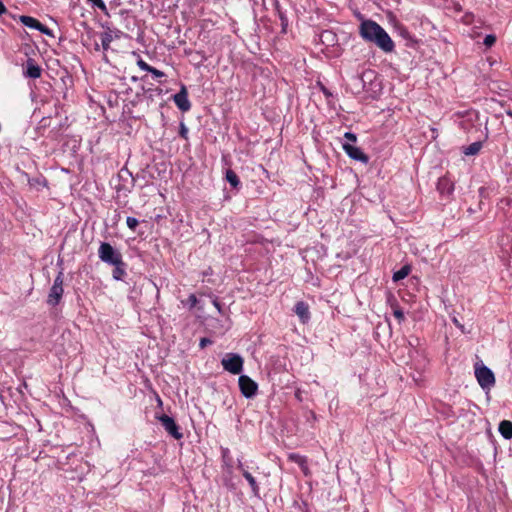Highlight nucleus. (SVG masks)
Returning a JSON list of instances; mask_svg holds the SVG:
<instances>
[{
    "instance_id": "f257e3e1",
    "label": "nucleus",
    "mask_w": 512,
    "mask_h": 512,
    "mask_svg": "<svg viewBox=\"0 0 512 512\" xmlns=\"http://www.w3.org/2000/svg\"><path fill=\"white\" fill-rule=\"evenodd\" d=\"M359 32L361 37L376 44L384 52H392L394 43L387 32L375 21L365 20L360 24Z\"/></svg>"
},
{
    "instance_id": "f03ea898",
    "label": "nucleus",
    "mask_w": 512,
    "mask_h": 512,
    "mask_svg": "<svg viewBox=\"0 0 512 512\" xmlns=\"http://www.w3.org/2000/svg\"><path fill=\"white\" fill-rule=\"evenodd\" d=\"M100 260L106 264H120L122 254L108 242H101L98 249Z\"/></svg>"
},
{
    "instance_id": "7ed1b4c3",
    "label": "nucleus",
    "mask_w": 512,
    "mask_h": 512,
    "mask_svg": "<svg viewBox=\"0 0 512 512\" xmlns=\"http://www.w3.org/2000/svg\"><path fill=\"white\" fill-rule=\"evenodd\" d=\"M475 377L482 389H490L495 384L494 373L485 365L475 364Z\"/></svg>"
},
{
    "instance_id": "20e7f679",
    "label": "nucleus",
    "mask_w": 512,
    "mask_h": 512,
    "mask_svg": "<svg viewBox=\"0 0 512 512\" xmlns=\"http://www.w3.org/2000/svg\"><path fill=\"white\" fill-rule=\"evenodd\" d=\"M63 282H64L63 271H59L56 278L54 279V283H53L52 287L50 288V291L48 294L47 303L50 306L55 307L60 303L63 293H64Z\"/></svg>"
},
{
    "instance_id": "39448f33",
    "label": "nucleus",
    "mask_w": 512,
    "mask_h": 512,
    "mask_svg": "<svg viewBox=\"0 0 512 512\" xmlns=\"http://www.w3.org/2000/svg\"><path fill=\"white\" fill-rule=\"evenodd\" d=\"M221 363L226 371L235 375L241 373L243 369V358L238 354H227L226 357L222 359Z\"/></svg>"
},
{
    "instance_id": "423d86ee",
    "label": "nucleus",
    "mask_w": 512,
    "mask_h": 512,
    "mask_svg": "<svg viewBox=\"0 0 512 512\" xmlns=\"http://www.w3.org/2000/svg\"><path fill=\"white\" fill-rule=\"evenodd\" d=\"M166 430V432L171 435L174 439L180 440L183 438V433L180 431V427L176 424L175 420L166 415L163 414L161 416L156 417Z\"/></svg>"
},
{
    "instance_id": "0eeeda50",
    "label": "nucleus",
    "mask_w": 512,
    "mask_h": 512,
    "mask_svg": "<svg viewBox=\"0 0 512 512\" xmlns=\"http://www.w3.org/2000/svg\"><path fill=\"white\" fill-rule=\"evenodd\" d=\"M239 388L245 398H253L258 390V384L247 375H241L238 380Z\"/></svg>"
},
{
    "instance_id": "6e6552de",
    "label": "nucleus",
    "mask_w": 512,
    "mask_h": 512,
    "mask_svg": "<svg viewBox=\"0 0 512 512\" xmlns=\"http://www.w3.org/2000/svg\"><path fill=\"white\" fill-rule=\"evenodd\" d=\"M20 22L29 28L37 29L41 33L53 37L52 30L43 25L41 22H39L36 18L31 16L22 15L20 17Z\"/></svg>"
},
{
    "instance_id": "1a4fd4ad",
    "label": "nucleus",
    "mask_w": 512,
    "mask_h": 512,
    "mask_svg": "<svg viewBox=\"0 0 512 512\" xmlns=\"http://www.w3.org/2000/svg\"><path fill=\"white\" fill-rule=\"evenodd\" d=\"M176 106L182 112H187L191 108V103L188 100V92L185 85H182L180 91L173 96Z\"/></svg>"
},
{
    "instance_id": "9d476101",
    "label": "nucleus",
    "mask_w": 512,
    "mask_h": 512,
    "mask_svg": "<svg viewBox=\"0 0 512 512\" xmlns=\"http://www.w3.org/2000/svg\"><path fill=\"white\" fill-rule=\"evenodd\" d=\"M343 149L351 159L360 161L364 164L368 163L369 157L359 147L350 143H344Z\"/></svg>"
},
{
    "instance_id": "9b49d317",
    "label": "nucleus",
    "mask_w": 512,
    "mask_h": 512,
    "mask_svg": "<svg viewBox=\"0 0 512 512\" xmlns=\"http://www.w3.org/2000/svg\"><path fill=\"white\" fill-rule=\"evenodd\" d=\"M42 69L34 59L28 58L25 64L24 75L28 78L37 79L41 77Z\"/></svg>"
},
{
    "instance_id": "f8f14e48",
    "label": "nucleus",
    "mask_w": 512,
    "mask_h": 512,
    "mask_svg": "<svg viewBox=\"0 0 512 512\" xmlns=\"http://www.w3.org/2000/svg\"><path fill=\"white\" fill-rule=\"evenodd\" d=\"M294 312L300 318V321L303 324H306L310 320L309 305L306 302H297L294 308Z\"/></svg>"
},
{
    "instance_id": "ddd939ff",
    "label": "nucleus",
    "mask_w": 512,
    "mask_h": 512,
    "mask_svg": "<svg viewBox=\"0 0 512 512\" xmlns=\"http://www.w3.org/2000/svg\"><path fill=\"white\" fill-rule=\"evenodd\" d=\"M437 189L441 194H451L454 190V184L448 177H441L437 182Z\"/></svg>"
},
{
    "instance_id": "4468645a",
    "label": "nucleus",
    "mask_w": 512,
    "mask_h": 512,
    "mask_svg": "<svg viewBox=\"0 0 512 512\" xmlns=\"http://www.w3.org/2000/svg\"><path fill=\"white\" fill-rule=\"evenodd\" d=\"M499 432L505 439L512 438V422L503 420L499 424Z\"/></svg>"
},
{
    "instance_id": "2eb2a0df",
    "label": "nucleus",
    "mask_w": 512,
    "mask_h": 512,
    "mask_svg": "<svg viewBox=\"0 0 512 512\" xmlns=\"http://www.w3.org/2000/svg\"><path fill=\"white\" fill-rule=\"evenodd\" d=\"M111 266H114L113 269V278L115 280H122L123 277L126 275V264L123 260L120 261V264H112Z\"/></svg>"
},
{
    "instance_id": "dca6fc26",
    "label": "nucleus",
    "mask_w": 512,
    "mask_h": 512,
    "mask_svg": "<svg viewBox=\"0 0 512 512\" xmlns=\"http://www.w3.org/2000/svg\"><path fill=\"white\" fill-rule=\"evenodd\" d=\"M411 271V267L409 265L402 266L398 271L394 272L393 274V281L398 282L404 278H406Z\"/></svg>"
},
{
    "instance_id": "f3484780",
    "label": "nucleus",
    "mask_w": 512,
    "mask_h": 512,
    "mask_svg": "<svg viewBox=\"0 0 512 512\" xmlns=\"http://www.w3.org/2000/svg\"><path fill=\"white\" fill-rule=\"evenodd\" d=\"M243 477L248 481L254 496H259V486L255 478L248 471H244Z\"/></svg>"
},
{
    "instance_id": "a211bd4d",
    "label": "nucleus",
    "mask_w": 512,
    "mask_h": 512,
    "mask_svg": "<svg viewBox=\"0 0 512 512\" xmlns=\"http://www.w3.org/2000/svg\"><path fill=\"white\" fill-rule=\"evenodd\" d=\"M226 180L230 183V185L234 188H237L240 185V180L237 174L231 170L228 169L226 171Z\"/></svg>"
},
{
    "instance_id": "6ab92c4d",
    "label": "nucleus",
    "mask_w": 512,
    "mask_h": 512,
    "mask_svg": "<svg viewBox=\"0 0 512 512\" xmlns=\"http://www.w3.org/2000/svg\"><path fill=\"white\" fill-rule=\"evenodd\" d=\"M482 148V143L480 141L473 142L468 147L465 148V155H476Z\"/></svg>"
},
{
    "instance_id": "aec40b11",
    "label": "nucleus",
    "mask_w": 512,
    "mask_h": 512,
    "mask_svg": "<svg viewBox=\"0 0 512 512\" xmlns=\"http://www.w3.org/2000/svg\"><path fill=\"white\" fill-rule=\"evenodd\" d=\"M289 460L297 463L301 468L307 469V460L304 456L299 454L291 453L288 456Z\"/></svg>"
},
{
    "instance_id": "412c9836",
    "label": "nucleus",
    "mask_w": 512,
    "mask_h": 512,
    "mask_svg": "<svg viewBox=\"0 0 512 512\" xmlns=\"http://www.w3.org/2000/svg\"><path fill=\"white\" fill-rule=\"evenodd\" d=\"M112 40V35L109 32H104L101 34V44L104 50L109 49Z\"/></svg>"
},
{
    "instance_id": "4be33fe9",
    "label": "nucleus",
    "mask_w": 512,
    "mask_h": 512,
    "mask_svg": "<svg viewBox=\"0 0 512 512\" xmlns=\"http://www.w3.org/2000/svg\"><path fill=\"white\" fill-rule=\"evenodd\" d=\"M275 9L279 15V18L281 20L283 30H284L285 27L287 26L288 20H287V17L285 16V14L281 11L280 4L278 1L275 2Z\"/></svg>"
},
{
    "instance_id": "5701e85b",
    "label": "nucleus",
    "mask_w": 512,
    "mask_h": 512,
    "mask_svg": "<svg viewBox=\"0 0 512 512\" xmlns=\"http://www.w3.org/2000/svg\"><path fill=\"white\" fill-rule=\"evenodd\" d=\"M93 7H97L102 12L107 13V7L103 0H87Z\"/></svg>"
},
{
    "instance_id": "b1692460",
    "label": "nucleus",
    "mask_w": 512,
    "mask_h": 512,
    "mask_svg": "<svg viewBox=\"0 0 512 512\" xmlns=\"http://www.w3.org/2000/svg\"><path fill=\"white\" fill-rule=\"evenodd\" d=\"M495 42H496V36L492 35V34L487 35L483 41V43L486 47H491L492 45H494Z\"/></svg>"
},
{
    "instance_id": "393cba45",
    "label": "nucleus",
    "mask_w": 512,
    "mask_h": 512,
    "mask_svg": "<svg viewBox=\"0 0 512 512\" xmlns=\"http://www.w3.org/2000/svg\"><path fill=\"white\" fill-rule=\"evenodd\" d=\"M126 223H127V226L131 229V230H135V228L138 226L139 222L136 218L134 217H127L126 219Z\"/></svg>"
},
{
    "instance_id": "a878e982",
    "label": "nucleus",
    "mask_w": 512,
    "mask_h": 512,
    "mask_svg": "<svg viewBox=\"0 0 512 512\" xmlns=\"http://www.w3.org/2000/svg\"><path fill=\"white\" fill-rule=\"evenodd\" d=\"M137 65L139 66L140 69L144 70V71H147L149 72V70L151 69L152 66H150L148 63H146L144 60L142 59H139L137 61Z\"/></svg>"
},
{
    "instance_id": "bb28decb",
    "label": "nucleus",
    "mask_w": 512,
    "mask_h": 512,
    "mask_svg": "<svg viewBox=\"0 0 512 512\" xmlns=\"http://www.w3.org/2000/svg\"><path fill=\"white\" fill-rule=\"evenodd\" d=\"M149 73H151L156 78H161V77L165 76L164 72H162L154 67H151V69L149 70Z\"/></svg>"
},
{
    "instance_id": "cd10ccee",
    "label": "nucleus",
    "mask_w": 512,
    "mask_h": 512,
    "mask_svg": "<svg viewBox=\"0 0 512 512\" xmlns=\"http://www.w3.org/2000/svg\"><path fill=\"white\" fill-rule=\"evenodd\" d=\"M179 135H180L182 138L187 139L188 129L186 128V126L184 125V123H181V124H180V131H179Z\"/></svg>"
},
{
    "instance_id": "c85d7f7f",
    "label": "nucleus",
    "mask_w": 512,
    "mask_h": 512,
    "mask_svg": "<svg viewBox=\"0 0 512 512\" xmlns=\"http://www.w3.org/2000/svg\"><path fill=\"white\" fill-rule=\"evenodd\" d=\"M211 344H212V340L209 339V338L204 337V338L200 339L199 346H200V348L203 349V348H205V347H207L208 345H211Z\"/></svg>"
},
{
    "instance_id": "c756f323",
    "label": "nucleus",
    "mask_w": 512,
    "mask_h": 512,
    "mask_svg": "<svg viewBox=\"0 0 512 512\" xmlns=\"http://www.w3.org/2000/svg\"><path fill=\"white\" fill-rule=\"evenodd\" d=\"M344 137H345V139H347L350 142H356L357 141V136L354 133H352V132H346L344 134Z\"/></svg>"
},
{
    "instance_id": "7c9ffc66",
    "label": "nucleus",
    "mask_w": 512,
    "mask_h": 512,
    "mask_svg": "<svg viewBox=\"0 0 512 512\" xmlns=\"http://www.w3.org/2000/svg\"><path fill=\"white\" fill-rule=\"evenodd\" d=\"M393 314H394V316H395L398 320H400V321L404 319V313H403V311H402V310H400V309H396V310H394V313H393Z\"/></svg>"
},
{
    "instance_id": "2f4dec72",
    "label": "nucleus",
    "mask_w": 512,
    "mask_h": 512,
    "mask_svg": "<svg viewBox=\"0 0 512 512\" xmlns=\"http://www.w3.org/2000/svg\"><path fill=\"white\" fill-rule=\"evenodd\" d=\"M188 302L190 304V307H194L197 304V298L194 294H191L188 298Z\"/></svg>"
},
{
    "instance_id": "473e14b6",
    "label": "nucleus",
    "mask_w": 512,
    "mask_h": 512,
    "mask_svg": "<svg viewBox=\"0 0 512 512\" xmlns=\"http://www.w3.org/2000/svg\"><path fill=\"white\" fill-rule=\"evenodd\" d=\"M237 468L242 472V474L244 473V471H247V470L244 468V465L242 464V462H241V461H238Z\"/></svg>"
},
{
    "instance_id": "72a5a7b5",
    "label": "nucleus",
    "mask_w": 512,
    "mask_h": 512,
    "mask_svg": "<svg viewBox=\"0 0 512 512\" xmlns=\"http://www.w3.org/2000/svg\"><path fill=\"white\" fill-rule=\"evenodd\" d=\"M6 7L5 5L0 1V15H2L3 13L6 12Z\"/></svg>"
},
{
    "instance_id": "f704fd0d",
    "label": "nucleus",
    "mask_w": 512,
    "mask_h": 512,
    "mask_svg": "<svg viewBox=\"0 0 512 512\" xmlns=\"http://www.w3.org/2000/svg\"><path fill=\"white\" fill-rule=\"evenodd\" d=\"M453 322L458 328L463 330V325L456 318H453Z\"/></svg>"
},
{
    "instance_id": "c9c22d12",
    "label": "nucleus",
    "mask_w": 512,
    "mask_h": 512,
    "mask_svg": "<svg viewBox=\"0 0 512 512\" xmlns=\"http://www.w3.org/2000/svg\"><path fill=\"white\" fill-rule=\"evenodd\" d=\"M214 305L219 311H221L220 303L217 300L214 301Z\"/></svg>"
},
{
    "instance_id": "e433bc0d",
    "label": "nucleus",
    "mask_w": 512,
    "mask_h": 512,
    "mask_svg": "<svg viewBox=\"0 0 512 512\" xmlns=\"http://www.w3.org/2000/svg\"><path fill=\"white\" fill-rule=\"evenodd\" d=\"M295 396H296V398H297L298 400H300V401H301V396H300V391H299V390H298V391H296Z\"/></svg>"
},
{
    "instance_id": "4c0bfd02",
    "label": "nucleus",
    "mask_w": 512,
    "mask_h": 512,
    "mask_svg": "<svg viewBox=\"0 0 512 512\" xmlns=\"http://www.w3.org/2000/svg\"><path fill=\"white\" fill-rule=\"evenodd\" d=\"M322 90H323V92H324V94H325V95H327V96L331 95V94L326 90V88H325V87H322Z\"/></svg>"
},
{
    "instance_id": "58836bf2",
    "label": "nucleus",
    "mask_w": 512,
    "mask_h": 512,
    "mask_svg": "<svg viewBox=\"0 0 512 512\" xmlns=\"http://www.w3.org/2000/svg\"><path fill=\"white\" fill-rule=\"evenodd\" d=\"M154 91H156L158 94H160L162 92V89L156 88Z\"/></svg>"
},
{
    "instance_id": "ea45409f",
    "label": "nucleus",
    "mask_w": 512,
    "mask_h": 512,
    "mask_svg": "<svg viewBox=\"0 0 512 512\" xmlns=\"http://www.w3.org/2000/svg\"><path fill=\"white\" fill-rule=\"evenodd\" d=\"M302 470H303V472H304V474H305V475H308V468H307V469L302 468Z\"/></svg>"
},
{
    "instance_id": "a19ab883",
    "label": "nucleus",
    "mask_w": 512,
    "mask_h": 512,
    "mask_svg": "<svg viewBox=\"0 0 512 512\" xmlns=\"http://www.w3.org/2000/svg\"><path fill=\"white\" fill-rule=\"evenodd\" d=\"M159 404H162V400L158 397Z\"/></svg>"
}]
</instances>
